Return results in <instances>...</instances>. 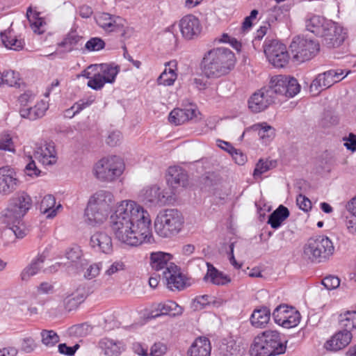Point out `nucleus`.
Masks as SVG:
<instances>
[{"label":"nucleus","mask_w":356,"mask_h":356,"mask_svg":"<svg viewBox=\"0 0 356 356\" xmlns=\"http://www.w3.org/2000/svg\"><path fill=\"white\" fill-rule=\"evenodd\" d=\"M110 226L115 238L126 245L138 246L154 241L149 215L134 201L118 204L111 216Z\"/></svg>","instance_id":"nucleus-1"},{"label":"nucleus","mask_w":356,"mask_h":356,"mask_svg":"<svg viewBox=\"0 0 356 356\" xmlns=\"http://www.w3.org/2000/svg\"><path fill=\"white\" fill-rule=\"evenodd\" d=\"M234 53L227 47H216L207 51L201 61L202 74L209 79H216L228 74L234 67Z\"/></svg>","instance_id":"nucleus-2"},{"label":"nucleus","mask_w":356,"mask_h":356,"mask_svg":"<svg viewBox=\"0 0 356 356\" xmlns=\"http://www.w3.org/2000/svg\"><path fill=\"white\" fill-rule=\"evenodd\" d=\"M114 204L113 194L106 190H99L92 195L84 211V221L90 226L102 225L108 216Z\"/></svg>","instance_id":"nucleus-3"},{"label":"nucleus","mask_w":356,"mask_h":356,"mask_svg":"<svg viewBox=\"0 0 356 356\" xmlns=\"http://www.w3.org/2000/svg\"><path fill=\"white\" fill-rule=\"evenodd\" d=\"M184 218L177 209H165L157 216L154 228L156 234L163 238H170L177 234L184 225Z\"/></svg>","instance_id":"nucleus-4"},{"label":"nucleus","mask_w":356,"mask_h":356,"mask_svg":"<svg viewBox=\"0 0 356 356\" xmlns=\"http://www.w3.org/2000/svg\"><path fill=\"white\" fill-rule=\"evenodd\" d=\"M334 247L332 241L326 236L318 235L311 237L304 246L305 257L312 262L321 263L333 254Z\"/></svg>","instance_id":"nucleus-5"},{"label":"nucleus","mask_w":356,"mask_h":356,"mask_svg":"<svg viewBox=\"0 0 356 356\" xmlns=\"http://www.w3.org/2000/svg\"><path fill=\"white\" fill-rule=\"evenodd\" d=\"M32 207V199L25 192L15 194L1 213L2 222L6 225L19 223Z\"/></svg>","instance_id":"nucleus-6"},{"label":"nucleus","mask_w":356,"mask_h":356,"mask_svg":"<svg viewBox=\"0 0 356 356\" xmlns=\"http://www.w3.org/2000/svg\"><path fill=\"white\" fill-rule=\"evenodd\" d=\"M124 164L118 156L104 157L98 161L94 166V175L101 181L111 182L118 179L123 172Z\"/></svg>","instance_id":"nucleus-7"},{"label":"nucleus","mask_w":356,"mask_h":356,"mask_svg":"<svg viewBox=\"0 0 356 356\" xmlns=\"http://www.w3.org/2000/svg\"><path fill=\"white\" fill-rule=\"evenodd\" d=\"M289 47L293 59L300 63L312 59L320 50L318 41L303 36L295 37Z\"/></svg>","instance_id":"nucleus-8"},{"label":"nucleus","mask_w":356,"mask_h":356,"mask_svg":"<svg viewBox=\"0 0 356 356\" xmlns=\"http://www.w3.org/2000/svg\"><path fill=\"white\" fill-rule=\"evenodd\" d=\"M264 52L268 62L275 67H284L289 62V54L286 45L276 40H266Z\"/></svg>","instance_id":"nucleus-9"},{"label":"nucleus","mask_w":356,"mask_h":356,"mask_svg":"<svg viewBox=\"0 0 356 356\" xmlns=\"http://www.w3.org/2000/svg\"><path fill=\"white\" fill-rule=\"evenodd\" d=\"M346 72L344 76L343 70L341 69L330 70L323 73L319 74L310 85L312 92H318L321 90L326 89L344 79L348 74Z\"/></svg>","instance_id":"nucleus-10"},{"label":"nucleus","mask_w":356,"mask_h":356,"mask_svg":"<svg viewBox=\"0 0 356 356\" xmlns=\"http://www.w3.org/2000/svg\"><path fill=\"white\" fill-rule=\"evenodd\" d=\"M275 322L285 328L296 327L300 321V313L287 305H280L273 312Z\"/></svg>","instance_id":"nucleus-11"},{"label":"nucleus","mask_w":356,"mask_h":356,"mask_svg":"<svg viewBox=\"0 0 356 356\" xmlns=\"http://www.w3.org/2000/svg\"><path fill=\"white\" fill-rule=\"evenodd\" d=\"M139 197L145 204L149 207H161L168 202L167 193L156 185L144 188L140 192Z\"/></svg>","instance_id":"nucleus-12"},{"label":"nucleus","mask_w":356,"mask_h":356,"mask_svg":"<svg viewBox=\"0 0 356 356\" xmlns=\"http://www.w3.org/2000/svg\"><path fill=\"white\" fill-rule=\"evenodd\" d=\"M343 28L336 22L330 21L326 24L325 33L321 35L323 44L328 48H335L340 46L346 38Z\"/></svg>","instance_id":"nucleus-13"},{"label":"nucleus","mask_w":356,"mask_h":356,"mask_svg":"<svg viewBox=\"0 0 356 356\" xmlns=\"http://www.w3.org/2000/svg\"><path fill=\"white\" fill-rule=\"evenodd\" d=\"M95 20L97 24L106 32L119 33L122 37L126 33L124 20L118 16L102 13L95 17Z\"/></svg>","instance_id":"nucleus-14"},{"label":"nucleus","mask_w":356,"mask_h":356,"mask_svg":"<svg viewBox=\"0 0 356 356\" xmlns=\"http://www.w3.org/2000/svg\"><path fill=\"white\" fill-rule=\"evenodd\" d=\"M120 70V66L113 63L90 65L83 72V76L90 78V75H92V72H97L107 81V83H112L115 81Z\"/></svg>","instance_id":"nucleus-15"},{"label":"nucleus","mask_w":356,"mask_h":356,"mask_svg":"<svg viewBox=\"0 0 356 356\" xmlns=\"http://www.w3.org/2000/svg\"><path fill=\"white\" fill-rule=\"evenodd\" d=\"M178 27L183 38L186 40H192L197 37L202 30L198 18L193 15L183 17L179 22Z\"/></svg>","instance_id":"nucleus-16"},{"label":"nucleus","mask_w":356,"mask_h":356,"mask_svg":"<svg viewBox=\"0 0 356 356\" xmlns=\"http://www.w3.org/2000/svg\"><path fill=\"white\" fill-rule=\"evenodd\" d=\"M90 245L95 251L110 254L113 251L111 236L105 231H97L92 234L90 239Z\"/></svg>","instance_id":"nucleus-17"},{"label":"nucleus","mask_w":356,"mask_h":356,"mask_svg":"<svg viewBox=\"0 0 356 356\" xmlns=\"http://www.w3.org/2000/svg\"><path fill=\"white\" fill-rule=\"evenodd\" d=\"M15 170L9 166L0 168V193L9 194L15 190L17 179Z\"/></svg>","instance_id":"nucleus-18"},{"label":"nucleus","mask_w":356,"mask_h":356,"mask_svg":"<svg viewBox=\"0 0 356 356\" xmlns=\"http://www.w3.org/2000/svg\"><path fill=\"white\" fill-rule=\"evenodd\" d=\"M163 278L166 280L170 290H181L185 286L184 277L175 264H171L167 270L163 272Z\"/></svg>","instance_id":"nucleus-19"},{"label":"nucleus","mask_w":356,"mask_h":356,"mask_svg":"<svg viewBox=\"0 0 356 356\" xmlns=\"http://www.w3.org/2000/svg\"><path fill=\"white\" fill-rule=\"evenodd\" d=\"M259 336L264 343H267L268 348L273 355H279L284 352L285 347L282 345L280 333L276 330H268L261 332Z\"/></svg>","instance_id":"nucleus-20"},{"label":"nucleus","mask_w":356,"mask_h":356,"mask_svg":"<svg viewBox=\"0 0 356 356\" xmlns=\"http://www.w3.org/2000/svg\"><path fill=\"white\" fill-rule=\"evenodd\" d=\"M34 156L42 165H51L56 162V154L54 143H46L38 147L34 152Z\"/></svg>","instance_id":"nucleus-21"},{"label":"nucleus","mask_w":356,"mask_h":356,"mask_svg":"<svg viewBox=\"0 0 356 356\" xmlns=\"http://www.w3.org/2000/svg\"><path fill=\"white\" fill-rule=\"evenodd\" d=\"M182 312L181 307L175 302L170 300L154 305V308L151 311V316L156 318L163 315L176 316L181 314Z\"/></svg>","instance_id":"nucleus-22"},{"label":"nucleus","mask_w":356,"mask_h":356,"mask_svg":"<svg viewBox=\"0 0 356 356\" xmlns=\"http://www.w3.org/2000/svg\"><path fill=\"white\" fill-rule=\"evenodd\" d=\"M167 181L174 188L185 187L188 184V175L181 168L172 166L168 170Z\"/></svg>","instance_id":"nucleus-23"},{"label":"nucleus","mask_w":356,"mask_h":356,"mask_svg":"<svg viewBox=\"0 0 356 356\" xmlns=\"http://www.w3.org/2000/svg\"><path fill=\"white\" fill-rule=\"evenodd\" d=\"M352 339V334L347 330H341L336 333L326 343V348L330 350L337 351L348 346Z\"/></svg>","instance_id":"nucleus-24"},{"label":"nucleus","mask_w":356,"mask_h":356,"mask_svg":"<svg viewBox=\"0 0 356 356\" xmlns=\"http://www.w3.org/2000/svg\"><path fill=\"white\" fill-rule=\"evenodd\" d=\"M172 257L170 254L163 252H155L150 254V265L155 271L162 273L167 270L169 266L174 264L171 262Z\"/></svg>","instance_id":"nucleus-25"},{"label":"nucleus","mask_w":356,"mask_h":356,"mask_svg":"<svg viewBox=\"0 0 356 356\" xmlns=\"http://www.w3.org/2000/svg\"><path fill=\"white\" fill-rule=\"evenodd\" d=\"M207 272L204 277L205 282H209L217 286H224L231 282V278L218 270L210 263H207Z\"/></svg>","instance_id":"nucleus-26"},{"label":"nucleus","mask_w":356,"mask_h":356,"mask_svg":"<svg viewBox=\"0 0 356 356\" xmlns=\"http://www.w3.org/2000/svg\"><path fill=\"white\" fill-rule=\"evenodd\" d=\"M197 111L192 108H175L169 115V122L175 125H179L196 116Z\"/></svg>","instance_id":"nucleus-27"},{"label":"nucleus","mask_w":356,"mask_h":356,"mask_svg":"<svg viewBox=\"0 0 356 356\" xmlns=\"http://www.w3.org/2000/svg\"><path fill=\"white\" fill-rule=\"evenodd\" d=\"M330 21L322 16L312 15L306 19V29L307 31L320 37L321 35L325 33L326 24H328Z\"/></svg>","instance_id":"nucleus-28"},{"label":"nucleus","mask_w":356,"mask_h":356,"mask_svg":"<svg viewBox=\"0 0 356 356\" xmlns=\"http://www.w3.org/2000/svg\"><path fill=\"white\" fill-rule=\"evenodd\" d=\"M84 287H79L74 292L67 296L63 300L65 309L71 312L78 308L87 297Z\"/></svg>","instance_id":"nucleus-29"},{"label":"nucleus","mask_w":356,"mask_h":356,"mask_svg":"<svg viewBox=\"0 0 356 356\" xmlns=\"http://www.w3.org/2000/svg\"><path fill=\"white\" fill-rule=\"evenodd\" d=\"M47 109V106L46 103L43 101H40L33 106H29V107L20 108L19 113L23 118L35 120L42 118L44 115Z\"/></svg>","instance_id":"nucleus-30"},{"label":"nucleus","mask_w":356,"mask_h":356,"mask_svg":"<svg viewBox=\"0 0 356 356\" xmlns=\"http://www.w3.org/2000/svg\"><path fill=\"white\" fill-rule=\"evenodd\" d=\"M165 68L157 79L159 85L172 86L177 79V66L176 60H170L165 64Z\"/></svg>","instance_id":"nucleus-31"},{"label":"nucleus","mask_w":356,"mask_h":356,"mask_svg":"<svg viewBox=\"0 0 356 356\" xmlns=\"http://www.w3.org/2000/svg\"><path fill=\"white\" fill-rule=\"evenodd\" d=\"M211 344L206 337H199L191 345L188 351L189 356H210Z\"/></svg>","instance_id":"nucleus-32"},{"label":"nucleus","mask_w":356,"mask_h":356,"mask_svg":"<svg viewBox=\"0 0 356 356\" xmlns=\"http://www.w3.org/2000/svg\"><path fill=\"white\" fill-rule=\"evenodd\" d=\"M270 318V311L266 307L255 309L250 318L252 326L257 328L264 327Z\"/></svg>","instance_id":"nucleus-33"},{"label":"nucleus","mask_w":356,"mask_h":356,"mask_svg":"<svg viewBox=\"0 0 356 356\" xmlns=\"http://www.w3.org/2000/svg\"><path fill=\"white\" fill-rule=\"evenodd\" d=\"M248 108L252 113H259L266 110L269 106L268 99H266L259 90L256 91L249 98Z\"/></svg>","instance_id":"nucleus-34"},{"label":"nucleus","mask_w":356,"mask_h":356,"mask_svg":"<svg viewBox=\"0 0 356 356\" xmlns=\"http://www.w3.org/2000/svg\"><path fill=\"white\" fill-rule=\"evenodd\" d=\"M99 346L104 354L108 356H118L124 350V346L120 341H115L110 339H103Z\"/></svg>","instance_id":"nucleus-35"},{"label":"nucleus","mask_w":356,"mask_h":356,"mask_svg":"<svg viewBox=\"0 0 356 356\" xmlns=\"http://www.w3.org/2000/svg\"><path fill=\"white\" fill-rule=\"evenodd\" d=\"M289 210L283 205H280L269 215L268 223L273 229L279 228L282 222L289 216Z\"/></svg>","instance_id":"nucleus-36"},{"label":"nucleus","mask_w":356,"mask_h":356,"mask_svg":"<svg viewBox=\"0 0 356 356\" xmlns=\"http://www.w3.org/2000/svg\"><path fill=\"white\" fill-rule=\"evenodd\" d=\"M55 197L52 195H45L40 205V212L46 214L47 218H52L56 216L57 210L61 207L60 204H58L56 207H55Z\"/></svg>","instance_id":"nucleus-37"},{"label":"nucleus","mask_w":356,"mask_h":356,"mask_svg":"<svg viewBox=\"0 0 356 356\" xmlns=\"http://www.w3.org/2000/svg\"><path fill=\"white\" fill-rule=\"evenodd\" d=\"M45 259V257L43 255L38 256L36 259L32 261V262L26 266L21 273V278L22 280H28L31 276L35 275L38 273L39 270L42 267Z\"/></svg>","instance_id":"nucleus-38"},{"label":"nucleus","mask_w":356,"mask_h":356,"mask_svg":"<svg viewBox=\"0 0 356 356\" xmlns=\"http://www.w3.org/2000/svg\"><path fill=\"white\" fill-rule=\"evenodd\" d=\"M1 40L3 45L9 49L19 51L22 49L24 46L23 42L17 40L10 31L1 32Z\"/></svg>","instance_id":"nucleus-39"},{"label":"nucleus","mask_w":356,"mask_h":356,"mask_svg":"<svg viewBox=\"0 0 356 356\" xmlns=\"http://www.w3.org/2000/svg\"><path fill=\"white\" fill-rule=\"evenodd\" d=\"M339 325L344 330H351L356 328V311H347L339 316Z\"/></svg>","instance_id":"nucleus-40"},{"label":"nucleus","mask_w":356,"mask_h":356,"mask_svg":"<svg viewBox=\"0 0 356 356\" xmlns=\"http://www.w3.org/2000/svg\"><path fill=\"white\" fill-rule=\"evenodd\" d=\"M252 128L264 143H269L275 136V129L266 123L254 124Z\"/></svg>","instance_id":"nucleus-41"},{"label":"nucleus","mask_w":356,"mask_h":356,"mask_svg":"<svg viewBox=\"0 0 356 356\" xmlns=\"http://www.w3.org/2000/svg\"><path fill=\"white\" fill-rule=\"evenodd\" d=\"M264 341L261 337L257 335L254 340L253 344L251 346V355L252 356H272L268 347L264 346Z\"/></svg>","instance_id":"nucleus-42"},{"label":"nucleus","mask_w":356,"mask_h":356,"mask_svg":"<svg viewBox=\"0 0 356 356\" xmlns=\"http://www.w3.org/2000/svg\"><path fill=\"white\" fill-rule=\"evenodd\" d=\"M31 8H29L26 13L27 18L29 21L31 29L34 33L38 34H42L45 31L46 22L44 20L39 17H35L34 16L31 17Z\"/></svg>","instance_id":"nucleus-43"},{"label":"nucleus","mask_w":356,"mask_h":356,"mask_svg":"<svg viewBox=\"0 0 356 356\" xmlns=\"http://www.w3.org/2000/svg\"><path fill=\"white\" fill-rule=\"evenodd\" d=\"M238 351V346L232 339L222 341L219 347V353L222 356H236Z\"/></svg>","instance_id":"nucleus-44"},{"label":"nucleus","mask_w":356,"mask_h":356,"mask_svg":"<svg viewBox=\"0 0 356 356\" xmlns=\"http://www.w3.org/2000/svg\"><path fill=\"white\" fill-rule=\"evenodd\" d=\"M40 335L42 344L48 348L54 346L60 340L59 336L54 330H43Z\"/></svg>","instance_id":"nucleus-45"},{"label":"nucleus","mask_w":356,"mask_h":356,"mask_svg":"<svg viewBox=\"0 0 356 356\" xmlns=\"http://www.w3.org/2000/svg\"><path fill=\"white\" fill-rule=\"evenodd\" d=\"M7 225L8 227L5 229L3 232L6 235L13 234L16 238H23L27 234V230L22 221H19V223H12Z\"/></svg>","instance_id":"nucleus-46"},{"label":"nucleus","mask_w":356,"mask_h":356,"mask_svg":"<svg viewBox=\"0 0 356 356\" xmlns=\"http://www.w3.org/2000/svg\"><path fill=\"white\" fill-rule=\"evenodd\" d=\"M286 81V76L277 75L272 77L269 83L270 84V87L274 88L278 95L285 96Z\"/></svg>","instance_id":"nucleus-47"},{"label":"nucleus","mask_w":356,"mask_h":356,"mask_svg":"<svg viewBox=\"0 0 356 356\" xmlns=\"http://www.w3.org/2000/svg\"><path fill=\"white\" fill-rule=\"evenodd\" d=\"M286 85L285 96L287 97H293L300 90V84L293 77L286 76Z\"/></svg>","instance_id":"nucleus-48"},{"label":"nucleus","mask_w":356,"mask_h":356,"mask_svg":"<svg viewBox=\"0 0 356 356\" xmlns=\"http://www.w3.org/2000/svg\"><path fill=\"white\" fill-rule=\"evenodd\" d=\"M81 38L75 31H72L59 43V46L65 47L68 51H71L73 49V46L76 44Z\"/></svg>","instance_id":"nucleus-49"},{"label":"nucleus","mask_w":356,"mask_h":356,"mask_svg":"<svg viewBox=\"0 0 356 356\" xmlns=\"http://www.w3.org/2000/svg\"><path fill=\"white\" fill-rule=\"evenodd\" d=\"M210 305H216V301L213 300V297L208 295L197 296L193 301L195 309H202Z\"/></svg>","instance_id":"nucleus-50"},{"label":"nucleus","mask_w":356,"mask_h":356,"mask_svg":"<svg viewBox=\"0 0 356 356\" xmlns=\"http://www.w3.org/2000/svg\"><path fill=\"white\" fill-rule=\"evenodd\" d=\"M89 81L88 82V86L98 90L102 88L107 81L102 76V74L97 72L93 74V76L90 75Z\"/></svg>","instance_id":"nucleus-51"},{"label":"nucleus","mask_w":356,"mask_h":356,"mask_svg":"<svg viewBox=\"0 0 356 356\" xmlns=\"http://www.w3.org/2000/svg\"><path fill=\"white\" fill-rule=\"evenodd\" d=\"M19 74L14 71H5L2 73V83L9 86H19Z\"/></svg>","instance_id":"nucleus-52"},{"label":"nucleus","mask_w":356,"mask_h":356,"mask_svg":"<svg viewBox=\"0 0 356 356\" xmlns=\"http://www.w3.org/2000/svg\"><path fill=\"white\" fill-rule=\"evenodd\" d=\"M66 258L77 267L82 257V251L79 246H74L67 250Z\"/></svg>","instance_id":"nucleus-53"},{"label":"nucleus","mask_w":356,"mask_h":356,"mask_svg":"<svg viewBox=\"0 0 356 356\" xmlns=\"http://www.w3.org/2000/svg\"><path fill=\"white\" fill-rule=\"evenodd\" d=\"M105 47L104 41L99 38H92L85 44V47L89 51H99Z\"/></svg>","instance_id":"nucleus-54"},{"label":"nucleus","mask_w":356,"mask_h":356,"mask_svg":"<svg viewBox=\"0 0 356 356\" xmlns=\"http://www.w3.org/2000/svg\"><path fill=\"white\" fill-rule=\"evenodd\" d=\"M339 117L331 111L324 113L321 120V125L324 127H330L339 123Z\"/></svg>","instance_id":"nucleus-55"},{"label":"nucleus","mask_w":356,"mask_h":356,"mask_svg":"<svg viewBox=\"0 0 356 356\" xmlns=\"http://www.w3.org/2000/svg\"><path fill=\"white\" fill-rule=\"evenodd\" d=\"M0 149L14 152V144L11 136L9 134L0 136Z\"/></svg>","instance_id":"nucleus-56"},{"label":"nucleus","mask_w":356,"mask_h":356,"mask_svg":"<svg viewBox=\"0 0 356 356\" xmlns=\"http://www.w3.org/2000/svg\"><path fill=\"white\" fill-rule=\"evenodd\" d=\"M322 284L327 290L335 289L339 286L340 280L336 276L329 275L322 280Z\"/></svg>","instance_id":"nucleus-57"},{"label":"nucleus","mask_w":356,"mask_h":356,"mask_svg":"<svg viewBox=\"0 0 356 356\" xmlns=\"http://www.w3.org/2000/svg\"><path fill=\"white\" fill-rule=\"evenodd\" d=\"M266 99H268L269 104H273L275 99V97L278 94L276 91L270 87V84L269 83L268 86L263 87L260 90H259Z\"/></svg>","instance_id":"nucleus-58"},{"label":"nucleus","mask_w":356,"mask_h":356,"mask_svg":"<svg viewBox=\"0 0 356 356\" xmlns=\"http://www.w3.org/2000/svg\"><path fill=\"white\" fill-rule=\"evenodd\" d=\"M270 169V165L268 161H264L263 160H259L257 163L256 167L254 168L253 176L255 179L257 177H260L262 174L267 172Z\"/></svg>","instance_id":"nucleus-59"},{"label":"nucleus","mask_w":356,"mask_h":356,"mask_svg":"<svg viewBox=\"0 0 356 356\" xmlns=\"http://www.w3.org/2000/svg\"><path fill=\"white\" fill-rule=\"evenodd\" d=\"M296 203L298 207L304 211H308L312 208V202L309 199L302 194L298 195Z\"/></svg>","instance_id":"nucleus-60"},{"label":"nucleus","mask_w":356,"mask_h":356,"mask_svg":"<svg viewBox=\"0 0 356 356\" xmlns=\"http://www.w3.org/2000/svg\"><path fill=\"white\" fill-rule=\"evenodd\" d=\"M101 268L102 264L100 263L93 264L87 268L84 277L88 280H91L99 275Z\"/></svg>","instance_id":"nucleus-61"},{"label":"nucleus","mask_w":356,"mask_h":356,"mask_svg":"<svg viewBox=\"0 0 356 356\" xmlns=\"http://www.w3.org/2000/svg\"><path fill=\"white\" fill-rule=\"evenodd\" d=\"M34 95L30 91L25 92L19 97L21 108L29 107L34 99Z\"/></svg>","instance_id":"nucleus-62"},{"label":"nucleus","mask_w":356,"mask_h":356,"mask_svg":"<svg viewBox=\"0 0 356 356\" xmlns=\"http://www.w3.org/2000/svg\"><path fill=\"white\" fill-rule=\"evenodd\" d=\"M79 348V344H75L74 346H67L66 343H60L58 345V352L62 355L67 356L74 355Z\"/></svg>","instance_id":"nucleus-63"},{"label":"nucleus","mask_w":356,"mask_h":356,"mask_svg":"<svg viewBox=\"0 0 356 356\" xmlns=\"http://www.w3.org/2000/svg\"><path fill=\"white\" fill-rule=\"evenodd\" d=\"M167 350V347L162 343H155L150 349V356H162Z\"/></svg>","instance_id":"nucleus-64"}]
</instances>
